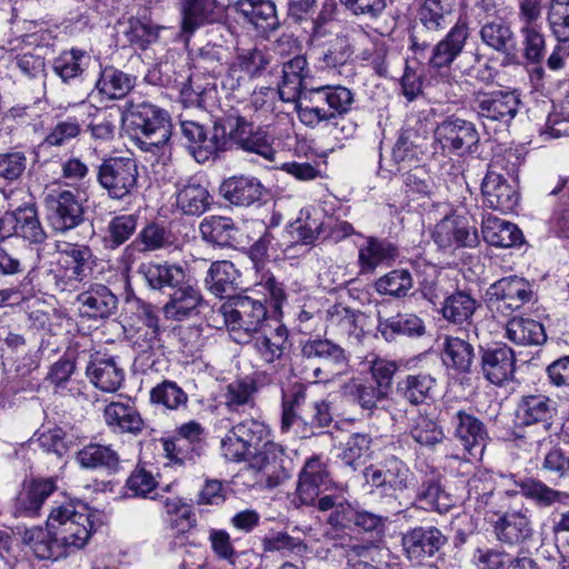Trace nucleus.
Instances as JSON below:
<instances>
[{"label": "nucleus", "mask_w": 569, "mask_h": 569, "mask_svg": "<svg viewBox=\"0 0 569 569\" xmlns=\"http://www.w3.org/2000/svg\"><path fill=\"white\" fill-rule=\"evenodd\" d=\"M84 506L73 501L51 509L46 530L41 527L26 528L22 541L39 559L58 560L82 549L93 532V523Z\"/></svg>", "instance_id": "1"}, {"label": "nucleus", "mask_w": 569, "mask_h": 569, "mask_svg": "<svg viewBox=\"0 0 569 569\" xmlns=\"http://www.w3.org/2000/svg\"><path fill=\"white\" fill-rule=\"evenodd\" d=\"M519 164L516 151L508 150L501 156H496L482 180L481 191L487 207L501 212H511L519 202L517 186L510 183L500 172L506 170L508 174H515Z\"/></svg>", "instance_id": "2"}, {"label": "nucleus", "mask_w": 569, "mask_h": 569, "mask_svg": "<svg viewBox=\"0 0 569 569\" xmlns=\"http://www.w3.org/2000/svg\"><path fill=\"white\" fill-rule=\"evenodd\" d=\"M220 313L232 337L238 343L249 342L261 329L273 319L260 300L248 296H236L220 307Z\"/></svg>", "instance_id": "3"}, {"label": "nucleus", "mask_w": 569, "mask_h": 569, "mask_svg": "<svg viewBox=\"0 0 569 569\" xmlns=\"http://www.w3.org/2000/svg\"><path fill=\"white\" fill-rule=\"evenodd\" d=\"M128 119L141 150L156 153L169 141L171 123L164 110L148 102L130 103Z\"/></svg>", "instance_id": "4"}, {"label": "nucleus", "mask_w": 569, "mask_h": 569, "mask_svg": "<svg viewBox=\"0 0 569 569\" xmlns=\"http://www.w3.org/2000/svg\"><path fill=\"white\" fill-rule=\"evenodd\" d=\"M303 378L311 382H330L347 363L345 350L329 339H309L301 345Z\"/></svg>", "instance_id": "5"}, {"label": "nucleus", "mask_w": 569, "mask_h": 569, "mask_svg": "<svg viewBox=\"0 0 569 569\" xmlns=\"http://www.w3.org/2000/svg\"><path fill=\"white\" fill-rule=\"evenodd\" d=\"M57 252L61 256L63 272L56 277V287L60 291H73L78 284L88 280L96 266V257L86 244L58 241Z\"/></svg>", "instance_id": "6"}, {"label": "nucleus", "mask_w": 569, "mask_h": 569, "mask_svg": "<svg viewBox=\"0 0 569 569\" xmlns=\"http://www.w3.org/2000/svg\"><path fill=\"white\" fill-rule=\"evenodd\" d=\"M138 164L129 157H110L98 168L97 181L111 199L122 200L138 186Z\"/></svg>", "instance_id": "7"}, {"label": "nucleus", "mask_w": 569, "mask_h": 569, "mask_svg": "<svg viewBox=\"0 0 569 569\" xmlns=\"http://www.w3.org/2000/svg\"><path fill=\"white\" fill-rule=\"evenodd\" d=\"M536 299L533 284L518 276L501 278L487 290L489 305L506 315L535 302Z\"/></svg>", "instance_id": "8"}, {"label": "nucleus", "mask_w": 569, "mask_h": 569, "mask_svg": "<svg viewBox=\"0 0 569 569\" xmlns=\"http://www.w3.org/2000/svg\"><path fill=\"white\" fill-rule=\"evenodd\" d=\"M18 237L32 244H41L47 233L38 217L34 204H24L3 213L0 218V241Z\"/></svg>", "instance_id": "9"}, {"label": "nucleus", "mask_w": 569, "mask_h": 569, "mask_svg": "<svg viewBox=\"0 0 569 569\" xmlns=\"http://www.w3.org/2000/svg\"><path fill=\"white\" fill-rule=\"evenodd\" d=\"M180 127L186 147L197 162H206L226 149L228 139L223 127L214 124L210 136L202 124L192 120H182Z\"/></svg>", "instance_id": "10"}, {"label": "nucleus", "mask_w": 569, "mask_h": 569, "mask_svg": "<svg viewBox=\"0 0 569 569\" xmlns=\"http://www.w3.org/2000/svg\"><path fill=\"white\" fill-rule=\"evenodd\" d=\"M47 219L54 232L64 233L83 221V208L69 190L49 193L44 199Z\"/></svg>", "instance_id": "11"}, {"label": "nucleus", "mask_w": 569, "mask_h": 569, "mask_svg": "<svg viewBox=\"0 0 569 569\" xmlns=\"http://www.w3.org/2000/svg\"><path fill=\"white\" fill-rule=\"evenodd\" d=\"M362 320L361 312L340 303L335 305L326 311V333L348 345L357 346L365 336Z\"/></svg>", "instance_id": "12"}, {"label": "nucleus", "mask_w": 569, "mask_h": 569, "mask_svg": "<svg viewBox=\"0 0 569 569\" xmlns=\"http://www.w3.org/2000/svg\"><path fill=\"white\" fill-rule=\"evenodd\" d=\"M332 480L326 462L319 456L306 460L299 473L297 495L302 505H317L320 492L331 489Z\"/></svg>", "instance_id": "13"}, {"label": "nucleus", "mask_w": 569, "mask_h": 569, "mask_svg": "<svg viewBox=\"0 0 569 569\" xmlns=\"http://www.w3.org/2000/svg\"><path fill=\"white\" fill-rule=\"evenodd\" d=\"M435 139L442 149L462 154L477 146L479 133L472 122L450 117L437 126Z\"/></svg>", "instance_id": "14"}, {"label": "nucleus", "mask_w": 569, "mask_h": 569, "mask_svg": "<svg viewBox=\"0 0 569 569\" xmlns=\"http://www.w3.org/2000/svg\"><path fill=\"white\" fill-rule=\"evenodd\" d=\"M446 542V536L436 527H416L401 539L407 558L417 565L433 557Z\"/></svg>", "instance_id": "15"}, {"label": "nucleus", "mask_w": 569, "mask_h": 569, "mask_svg": "<svg viewBox=\"0 0 569 569\" xmlns=\"http://www.w3.org/2000/svg\"><path fill=\"white\" fill-rule=\"evenodd\" d=\"M230 136L244 151L256 153L268 161H273L277 153L273 138L264 130H252V124L243 117L230 119Z\"/></svg>", "instance_id": "16"}, {"label": "nucleus", "mask_w": 569, "mask_h": 569, "mask_svg": "<svg viewBox=\"0 0 569 569\" xmlns=\"http://www.w3.org/2000/svg\"><path fill=\"white\" fill-rule=\"evenodd\" d=\"M204 300L200 289L192 283L182 282L172 289L162 307L166 319L183 321L200 312Z\"/></svg>", "instance_id": "17"}, {"label": "nucleus", "mask_w": 569, "mask_h": 569, "mask_svg": "<svg viewBox=\"0 0 569 569\" xmlns=\"http://www.w3.org/2000/svg\"><path fill=\"white\" fill-rule=\"evenodd\" d=\"M520 100L515 92H480L476 97V108L480 118L509 123L517 114Z\"/></svg>", "instance_id": "18"}, {"label": "nucleus", "mask_w": 569, "mask_h": 569, "mask_svg": "<svg viewBox=\"0 0 569 569\" xmlns=\"http://www.w3.org/2000/svg\"><path fill=\"white\" fill-rule=\"evenodd\" d=\"M283 448L272 441H266L260 451L250 459V468L261 473L260 481H264L269 488L281 485L289 478L283 466Z\"/></svg>", "instance_id": "19"}, {"label": "nucleus", "mask_w": 569, "mask_h": 569, "mask_svg": "<svg viewBox=\"0 0 569 569\" xmlns=\"http://www.w3.org/2000/svg\"><path fill=\"white\" fill-rule=\"evenodd\" d=\"M252 348L266 363H273L282 358L289 347V332L279 320L273 319L267 327L257 332L251 339Z\"/></svg>", "instance_id": "20"}, {"label": "nucleus", "mask_w": 569, "mask_h": 569, "mask_svg": "<svg viewBox=\"0 0 569 569\" xmlns=\"http://www.w3.org/2000/svg\"><path fill=\"white\" fill-rule=\"evenodd\" d=\"M496 538L508 546H525L532 541L535 529L530 518L520 512H505L493 521Z\"/></svg>", "instance_id": "21"}, {"label": "nucleus", "mask_w": 569, "mask_h": 569, "mask_svg": "<svg viewBox=\"0 0 569 569\" xmlns=\"http://www.w3.org/2000/svg\"><path fill=\"white\" fill-rule=\"evenodd\" d=\"M436 244L441 249L451 247H475L479 242L477 230L459 217H446L432 232Z\"/></svg>", "instance_id": "22"}, {"label": "nucleus", "mask_w": 569, "mask_h": 569, "mask_svg": "<svg viewBox=\"0 0 569 569\" xmlns=\"http://www.w3.org/2000/svg\"><path fill=\"white\" fill-rule=\"evenodd\" d=\"M103 421L111 432L139 436L146 423L139 410L129 402L111 401L103 409Z\"/></svg>", "instance_id": "23"}, {"label": "nucleus", "mask_w": 569, "mask_h": 569, "mask_svg": "<svg viewBox=\"0 0 569 569\" xmlns=\"http://www.w3.org/2000/svg\"><path fill=\"white\" fill-rule=\"evenodd\" d=\"M270 54L259 48L240 49L236 60L229 66L227 81L231 89L246 78L259 77L270 66Z\"/></svg>", "instance_id": "24"}, {"label": "nucleus", "mask_w": 569, "mask_h": 569, "mask_svg": "<svg viewBox=\"0 0 569 569\" xmlns=\"http://www.w3.org/2000/svg\"><path fill=\"white\" fill-rule=\"evenodd\" d=\"M79 312L90 319H106L114 313L118 298L104 284L90 286L77 297Z\"/></svg>", "instance_id": "25"}, {"label": "nucleus", "mask_w": 569, "mask_h": 569, "mask_svg": "<svg viewBox=\"0 0 569 569\" xmlns=\"http://www.w3.org/2000/svg\"><path fill=\"white\" fill-rule=\"evenodd\" d=\"M293 103L299 120L310 128L317 127L320 122L330 121L326 86L305 89Z\"/></svg>", "instance_id": "26"}, {"label": "nucleus", "mask_w": 569, "mask_h": 569, "mask_svg": "<svg viewBox=\"0 0 569 569\" xmlns=\"http://www.w3.org/2000/svg\"><path fill=\"white\" fill-rule=\"evenodd\" d=\"M481 367L485 377L493 385H502L513 377L516 358L511 348L498 345L483 351Z\"/></svg>", "instance_id": "27"}, {"label": "nucleus", "mask_w": 569, "mask_h": 569, "mask_svg": "<svg viewBox=\"0 0 569 569\" xmlns=\"http://www.w3.org/2000/svg\"><path fill=\"white\" fill-rule=\"evenodd\" d=\"M468 37V22L459 18L447 36L433 47L429 59L430 67L440 69L450 66L461 53Z\"/></svg>", "instance_id": "28"}, {"label": "nucleus", "mask_w": 569, "mask_h": 569, "mask_svg": "<svg viewBox=\"0 0 569 569\" xmlns=\"http://www.w3.org/2000/svg\"><path fill=\"white\" fill-rule=\"evenodd\" d=\"M89 381L103 392H116L124 380V371L113 357H92L86 368Z\"/></svg>", "instance_id": "29"}, {"label": "nucleus", "mask_w": 569, "mask_h": 569, "mask_svg": "<svg viewBox=\"0 0 569 569\" xmlns=\"http://www.w3.org/2000/svg\"><path fill=\"white\" fill-rule=\"evenodd\" d=\"M436 379L427 372L408 373L396 385V395L411 406L427 405L433 398Z\"/></svg>", "instance_id": "30"}, {"label": "nucleus", "mask_w": 569, "mask_h": 569, "mask_svg": "<svg viewBox=\"0 0 569 569\" xmlns=\"http://www.w3.org/2000/svg\"><path fill=\"white\" fill-rule=\"evenodd\" d=\"M455 436L470 457L482 455L483 448L488 439V432L477 417L465 411L456 413Z\"/></svg>", "instance_id": "31"}, {"label": "nucleus", "mask_w": 569, "mask_h": 569, "mask_svg": "<svg viewBox=\"0 0 569 569\" xmlns=\"http://www.w3.org/2000/svg\"><path fill=\"white\" fill-rule=\"evenodd\" d=\"M220 194L230 203L248 207L262 198L264 188L254 177H231L220 186Z\"/></svg>", "instance_id": "32"}, {"label": "nucleus", "mask_w": 569, "mask_h": 569, "mask_svg": "<svg viewBox=\"0 0 569 569\" xmlns=\"http://www.w3.org/2000/svg\"><path fill=\"white\" fill-rule=\"evenodd\" d=\"M52 478H39L30 481L19 493L16 501V515L34 517L39 513L46 499L56 491Z\"/></svg>", "instance_id": "33"}, {"label": "nucleus", "mask_w": 569, "mask_h": 569, "mask_svg": "<svg viewBox=\"0 0 569 569\" xmlns=\"http://www.w3.org/2000/svg\"><path fill=\"white\" fill-rule=\"evenodd\" d=\"M52 478H39L30 481L19 493L16 501V515L34 517L39 513L46 499L56 491Z\"/></svg>", "instance_id": "34"}, {"label": "nucleus", "mask_w": 569, "mask_h": 569, "mask_svg": "<svg viewBox=\"0 0 569 569\" xmlns=\"http://www.w3.org/2000/svg\"><path fill=\"white\" fill-rule=\"evenodd\" d=\"M238 11L263 36L280 26L276 4L271 0H239Z\"/></svg>", "instance_id": "35"}, {"label": "nucleus", "mask_w": 569, "mask_h": 569, "mask_svg": "<svg viewBox=\"0 0 569 569\" xmlns=\"http://www.w3.org/2000/svg\"><path fill=\"white\" fill-rule=\"evenodd\" d=\"M212 198L208 189L194 180L177 184L176 206L187 216H200L211 206Z\"/></svg>", "instance_id": "36"}, {"label": "nucleus", "mask_w": 569, "mask_h": 569, "mask_svg": "<svg viewBox=\"0 0 569 569\" xmlns=\"http://www.w3.org/2000/svg\"><path fill=\"white\" fill-rule=\"evenodd\" d=\"M476 497V510L483 513L486 518L490 515L498 516L507 507V493L505 491H495L492 482L482 480L480 477H473L469 480V496Z\"/></svg>", "instance_id": "37"}, {"label": "nucleus", "mask_w": 569, "mask_h": 569, "mask_svg": "<svg viewBox=\"0 0 569 569\" xmlns=\"http://www.w3.org/2000/svg\"><path fill=\"white\" fill-rule=\"evenodd\" d=\"M308 73L303 56H296L282 64V77L278 92L282 101L295 102L303 93L302 81Z\"/></svg>", "instance_id": "38"}, {"label": "nucleus", "mask_w": 569, "mask_h": 569, "mask_svg": "<svg viewBox=\"0 0 569 569\" xmlns=\"http://www.w3.org/2000/svg\"><path fill=\"white\" fill-rule=\"evenodd\" d=\"M216 0H184L182 4V30L192 34L199 27L220 19Z\"/></svg>", "instance_id": "39"}, {"label": "nucleus", "mask_w": 569, "mask_h": 569, "mask_svg": "<svg viewBox=\"0 0 569 569\" xmlns=\"http://www.w3.org/2000/svg\"><path fill=\"white\" fill-rule=\"evenodd\" d=\"M477 307V300L469 292L457 289L450 295L443 291L440 311L445 320L461 326L470 322Z\"/></svg>", "instance_id": "40"}, {"label": "nucleus", "mask_w": 569, "mask_h": 569, "mask_svg": "<svg viewBox=\"0 0 569 569\" xmlns=\"http://www.w3.org/2000/svg\"><path fill=\"white\" fill-rule=\"evenodd\" d=\"M482 237L488 244L501 248H510L522 242V232L515 223L493 216L483 219Z\"/></svg>", "instance_id": "41"}, {"label": "nucleus", "mask_w": 569, "mask_h": 569, "mask_svg": "<svg viewBox=\"0 0 569 569\" xmlns=\"http://www.w3.org/2000/svg\"><path fill=\"white\" fill-rule=\"evenodd\" d=\"M378 331L387 341H392L397 336L420 337L426 327L421 318L413 313H398L390 318H379Z\"/></svg>", "instance_id": "42"}, {"label": "nucleus", "mask_w": 569, "mask_h": 569, "mask_svg": "<svg viewBox=\"0 0 569 569\" xmlns=\"http://www.w3.org/2000/svg\"><path fill=\"white\" fill-rule=\"evenodd\" d=\"M77 462L84 469H106L116 472L120 458L111 447L100 443H89L77 452Z\"/></svg>", "instance_id": "43"}, {"label": "nucleus", "mask_w": 569, "mask_h": 569, "mask_svg": "<svg viewBox=\"0 0 569 569\" xmlns=\"http://www.w3.org/2000/svg\"><path fill=\"white\" fill-rule=\"evenodd\" d=\"M140 272L143 274L149 287L154 290H161L166 287L173 289L186 277V271L181 266L168 262L141 264Z\"/></svg>", "instance_id": "44"}, {"label": "nucleus", "mask_w": 569, "mask_h": 569, "mask_svg": "<svg viewBox=\"0 0 569 569\" xmlns=\"http://www.w3.org/2000/svg\"><path fill=\"white\" fill-rule=\"evenodd\" d=\"M316 506L319 511H330L327 522L335 529L348 528L357 513V509L341 495H325Z\"/></svg>", "instance_id": "45"}, {"label": "nucleus", "mask_w": 569, "mask_h": 569, "mask_svg": "<svg viewBox=\"0 0 569 569\" xmlns=\"http://www.w3.org/2000/svg\"><path fill=\"white\" fill-rule=\"evenodd\" d=\"M481 41L492 50L509 53L516 49V37L509 22L495 19L486 22L480 29Z\"/></svg>", "instance_id": "46"}, {"label": "nucleus", "mask_w": 569, "mask_h": 569, "mask_svg": "<svg viewBox=\"0 0 569 569\" xmlns=\"http://www.w3.org/2000/svg\"><path fill=\"white\" fill-rule=\"evenodd\" d=\"M506 337L517 345H542L547 335L543 326L533 319L515 317L506 325Z\"/></svg>", "instance_id": "47"}, {"label": "nucleus", "mask_w": 569, "mask_h": 569, "mask_svg": "<svg viewBox=\"0 0 569 569\" xmlns=\"http://www.w3.org/2000/svg\"><path fill=\"white\" fill-rule=\"evenodd\" d=\"M396 254L397 249L390 242L368 238L367 243L359 249L358 262L360 272H373L379 264L392 260Z\"/></svg>", "instance_id": "48"}, {"label": "nucleus", "mask_w": 569, "mask_h": 569, "mask_svg": "<svg viewBox=\"0 0 569 569\" xmlns=\"http://www.w3.org/2000/svg\"><path fill=\"white\" fill-rule=\"evenodd\" d=\"M475 359L471 343L457 337H446L442 348L443 363L459 372H468Z\"/></svg>", "instance_id": "49"}, {"label": "nucleus", "mask_w": 569, "mask_h": 569, "mask_svg": "<svg viewBox=\"0 0 569 569\" xmlns=\"http://www.w3.org/2000/svg\"><path fill=\"white\" fill-rule=\"evenodd\" d=\"M329 102L330 121H335V129L340 127V131L343 138L351 136L355 131L352 123H345L342 119H338L339 116L347 113L353 103L352 92L342 86H326Z\"/></svg>", "instance_id": "50"}, {"label": "nucleus", "mask_w": 569, "mask_h": 569, "mask_svg": "<svg viewBox=\"0 0 569 569\" xmlns=\"http://www.w3.org/2000/svg\"><path fill=\"white\" fill-rule=\"evenodd\" d=\"M134 86V78L113 67L101 70L96 88L108 99L124 98Z\"/></svg>", "instance_id": "51"}, {"label": "nucleus", "mask_w": 569, "mask_h": 569, "mask_svg": "<svg viewBox=\"0 0 569 569\" xmlns=\"http://www.w3.org/2000/svg\"><path fill=\"white\" fill-rule=\"evenodd\" d=\"M202 239L211 244L220 247L231 246L236 240L237 231L231 219L220 216H211L204 218L199 226Z\"/></svg>", "instance_id": "52"}, {"label": "nucleus", "mask_w": 569, "mask_h": 569, "mask_svg": "<svg viewBox=\"0 0 569 569\" xmlns=\"http://www.w3.org/2000/svg\"><path fill=\"white\" fill-rule=\"evenodd\" d=\"M238 277V271L232 262L216 261L208 270L206 283L211 293L223 297L234 290Z\"/></svg>", "instance_id": "53"}, {"label": "nucleus", "mask_w": 569, "mask_h": 569, "mask_svg": "<svg viewBox=\"0 0 569 569\" xmlns=\"http://www.w3.org/2000/svg\"><path fill=\"white\" fill-rule=\"evenodd\" d=\"M306 398L307 393L302 386H297L289 392L282 393L280 421L282 432H288L293 426H297L298 432L302 430V419L306 417L300 415V409L305 405Z\"/></svg>", "instance_id": "54"}, {"label": "nucleus", "mask_w": 569, "mask_h": 569, "mask_svg": "<svg viewBox=\"0 0 569 569\" xmlns=\"http://www.w3.org/2000/svg\"><path fill=\"white\" fill-rule=\"evenodd\" d=\"M455 0H425L419 9V20L429 31H439L447 24L452 13Z\"/></svg>", "instance_id": "55"}, {"label": "nucleus", "mask_w": 569, "mask_h": 569, "mask_svg": "<svg viewBox=\"0 0 569 569\" xmlns=\"http://www.w3.org/2000/svg\"><path fill=\"white\" fill-rule=\"evenodd\" d=\"M352 47L345 36H337L328 46L321 48L317 57L320 69H335L347 63L352 56Z\"/></svg>", "instance_id": "56"}, {"label": "nucleus", "mask_w": 569, "mask_h": 569, "mask_svg": "<svg viewBox=\"0 0 569 569\" xmlns=\"http://www.w3.org/2000/svg\"><path fill=\"white\" fill-rule=\"evenodd\" d=\"M325 214L317 209H302L292 224L297 239L309 244L313 243L323 232Z\"/></svg>", "instance_id": "57"}, {"label": "nucleus", "mask_w": 569, "mask_h": 569, "mask_svg": "<svg viewBox=\"0 0 569 569\" xmlns=\"http://www.w3.org/2000/svg\"><path fill=\"white\" fill-rule=\"evenodd\" d=\"M84 60H89L87 52L81 49L72 48L71 50L61 52L54 59L52 68L54 73L67 83L82 74Z\"/></svg>", "instance_id": "58"}, {"label": "nucleus", "mask_w": 569, "mask_h": 569, "mask_svg": "<svg viewBox=\"0 0 569 569\" xmlns=\"http://www.w3.org/2000/svg\"><path fill=\"white\" fill-rule=\"evenodd\" d=\"M264 552H281L283 556H303L308 551L307 543L286 531L271 532L261 540Z\"/></svg>", "instance_id": "59"}, {"label": "nucleus", "mask_w": 569, "mask_h": 569, "mask_svg": "<svg viewBox=\"0 0 569 569\" xmlns=\"http://www.w3.org/2000/svg\"><path fill=\"white\" fill-rule=\"evenodd\" d=\"M258 391L257 382L244 378L230 382L226 388L224 403L229 410L237 411L240 407L254 406V395Z\"/></svg>", "instance_id": "60"}, {"label": "nucleus", "mask_w": 569, "mask_h": 569, "mask_svg": "<svg viewBox=\"0 0 569 569\" xmlns=\"http://www.w3.org/2000/svg\"><path fill=\"white\" fill-rule=\"evenodd\" d=\"M547 22L558 42H569V0H550L547 6Z\"/></svg>", "instance_id": "61"}, {"label": "nucleus", "mask_w": 569, "mask_h": 569, "mask_svg": "<svg viewBox=\"0 0 569 569\" xmlns=\"http://www.w3.org/2000/svg\"><path fill=\"white\" fill-rule=\"evenodd\" d=\"M410 435L416 442L426 447H433L445 438L442 428L427 413H419L412 420Z\"/></svg>", "instance_id": "62"}, {"label": "nucleus", "mask_w": 569, "mask_h": 569, "mask_svg": "<svg viewBox=\"0 0 569 569\" xmlns=\"http://www.w3.org/2000/svg\"><path fill=\"white\" fill-rule=\"evenodd\" d=\"M150 401L169 410H178L187 406L188 396L176 382L164 380L151 389Z\"/></svg>", "instance_id": "63"}, {"label": "nucleus", "mask_w": 569, "mask_h": 569, "mask_svg": "<svg viewBox=\"0 0 569 569\" xmlns=\"http://www.w3.org/2000/svg\"><path fill=\"white\" fill-rule=\"evenodd\" d=\"M372 438L368 433H353L343 445L341 460L350 467L362 463L371 456Z\"/></svg>", "instance_id": "64"}]
</instances>
